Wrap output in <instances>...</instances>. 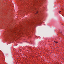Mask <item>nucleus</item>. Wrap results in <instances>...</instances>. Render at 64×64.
Returning a JSON list of instances; mask_svg holds the SVG:
<instances>
[{
	"label": "nucleus",
	"instance_id": "obj_1",
	"mask_svg": "<svg viewBox=\"0 0 64 64\" xmlns=\"http://www.w3.org/2000/svg\"><path fill=\"white\" fill-rule=\"evenodd\" d=\"M54 42H55V43H56V41H54Z\"/></svg>",
	"mask_w": 64,
	"mask_h": 64
},
{
	"label": "nucleus",
	"instance_id": "obj_2",
	"mask_svg": "<svg viewBox=\"0 0 64 64\" xmlns=\"http://www.w3.org/2000/svg\"><path fill=\"white\" fill-rule=\"evenodd\" d=\"M56 42V43H58V42Z\"/></svg>",
	"mask_w": 64,
	"mask_h": 64
},
{
	"label": "nucleus",
	"instance_id": "obj_3",
	"mask_svg": "<svg viewBox=\"0 0 64 64\" xmlns=\"http://www.w3.org/2000/svg\"><path fill=\"white\" fill-rule=\"evenodd\" d=\"M59 12H61V11H60Z\"/></svg>",
	"mask_w": 64,
	"mask_h": 64
},
{
	"label": "nucleus",
	"instance_id": "obj_4",
	"mask_svg": "<svg viewBox=\"0 0 64 64\" xmlns=\"http://www.w3.org/2000/svg\"><path fill=\"white\" fill-rule=\"evenodd\" d=\"M36 13H38V12H36Z\"/></svg>",
	"mask_w": 64,
	"mask_h": 64
},
{
	"label": "nucleus",
	"instance_id": "obj_5",
	"mask_svg": "<svg viewBox=\"0 0 64 64\" xmlns=\"http://www.w3.org/2000/svg\"><path fill=\"white\" fill-rule=\"evenodd\" d=\"M59 13H60V12H59Z\"/></svg>",
	"mask_w": 64,
	"mask_h": 64
}]
</instances>
